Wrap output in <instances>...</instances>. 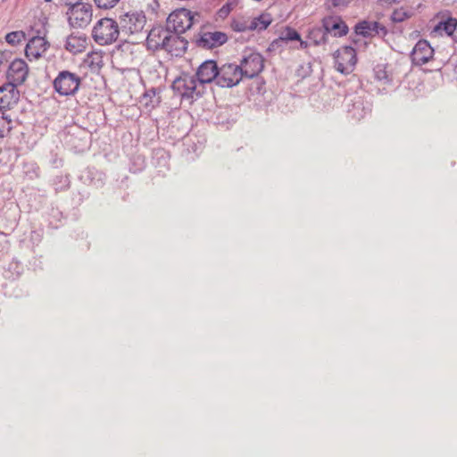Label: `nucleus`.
I'll return each instance as SVG.
<instances>
[{
	"label": "nucleus",
	"mask_w": 457,
	"mask_h": 457,
	"mask_svg": "<svg viewBox=\"0 0 457 457\" xmlns=\"http://www.w3.org/2000/svg\"><path fill=\"white\" fill-rule=\"evenodd\" d=\"M120 29V26L114 20L103 18L94 26L92 37L100 46L111 45L118 39Z\"/></svg>",
	"instance_id": "f257e3e1"
},
{
	"label": "nucleus",
	"mask_w": 457,
	"mask_h": 457,
	"mask_svg": "<svg viewBox=\"0 0 457 457\" xmlns=\"http://www.w3.org/2000/svg\"><path fill=\"white\" fill-rule=\"evenodd\" d=\"M81 84L80 77L70 71H61L53 81L54 91L62 96H74Z\"/></svg>",
	"instance_id": "f03ea898"
},
{
	"label": "nucleus",
	"mask_w": 457,
	"mask_h": 457,
	"mask_svg": "<svg viewBox=\"0 0 457 457\" xmlns=\"http://www.w3.org/2000/svg\"><path fill=\"white\" fill-rule=\"evenodd\" d=\"M195 16L199 14L185 8L178 9L168 16L166 26L176 34H183L195 22Z\"/></svg>",
	"instance_id": "7ed1b4c3"
},
{
	"label": "nucleus",
	"mask_w": 457,
	"mask_h": 457,
	"mask_svg": "<svg viewBox=\"0 0 457 457\" xmlns=\"http://www.w3.org/2000/svg\"><path fill=\"white\" fill-rule=\"evenodd\" d=\"M172 88L182 99L193 100L202 96L203 87L194 76L185 75L173 81Z\"/></svg>",
	"instance_id": "20e7f679"
},
{
	"label": "nucleus",
	"mask_w": 457,
	"mask_h": 457,
	"mask_svg": "<svg viewBox=\"0 0 457 457\" xmlns=\"http://www.w3.org/2000/svg\"><path fill=\"white\" fill-rule=\"evenodd\" d=\"M67 15L69 24L71 27L86 28L92 21V5L79 1L69 7Z\"/></svg>",
	"instance_id": "39448f33"
},
{
	"label": "nucleus",
	"mask_w": 457,
	"mask_h": 457,
	"mask_svg": "<svg viewBox=\"0 0 457 457\" xmlns=\"http://www.w3.org/2000/svg\"><path fill=\"white\" fill-rule=\"evenodd\" d=\"M345 107L348 114L357 120L363 119L371 111V104L364 93L347 96Z\"/></svg>",
	"instance_id": "423d86ee"
},
{
	"label": "nucleus",
	"mask_w": 457,
	"mask_h": 457,
	"mask_svg": "<svg viewBox=\"0 0 457 457\" xmlns=\"http://www.w3.org/2000/svg\"><path fill=\"white\" fill-rule=\"evenodd\" d=\"M242 71L236 63L226 62L219 66L217 83L220 87H233L242 80Z\"/></svg>",
	"instance_id": "0eeeda50"
},
{
	"label": "nucleus",
	"mask_w": 457,
	"mask_h": 457,
	"mask_svg": "<svg viewBox=\"0 0 457 457\" xmlns=\"http://www.w3.org/2000/svg\"><path fill=\"white\" fill-rule=\"evenodd\" d=\"M242 71V77L253 79L262 72L264 67V59L257 52H245L240 64H237Z\"/></svg>",
	"instance_id": "6e6552de"
},
{
	"label": "nucleus",
	"mask_w": 457,
	"mask_h": 457,
	"mask_svg": "<svg viewBox=\"0 0 457 457\" xmlns=\"http://www.w3.org/2000/svg\"><path fill=\"white\" fill-rule=\"evenodd\" d=\"M146 24L143 12H127L120 18V29L122 33L136 35L141 33Z\"/></svg>",
	"instance_id": "1a4fd4ad"
},
{
	"label": "nucleus",
	"mask_w": 457,
	"mask_h": 457,
	"mask_svg": "<svg viewBox=\"0 0 457 457\" xmlns=\"http://www.w3.org/2000/svg\"><path fill=\"white\" fill-rule=\"evenodd\" d=\"M335 68L342 74L351 73L357 62L356 51L352 46H345L335 54Z\"/></svg>",
	"instance_id": "9d476101"
},
{
	"label": "nucleus",
	"mask_w": 457,
	"mask_h": 457,
	"mask_svg": "<svg viewBox=\"0 0 457 457\" xmlns=\"http://www.w3.org/2000/svg\"><path fill=\"white\" fill-rule=\"evenodd\" d=\"M65 144L75 152H83L89 147V132L80 127L73 126L69 128L64 136Z\"/></svg>",
	"instance_id": "9b49d317"
},
{
	"label": "nucleus",
	"mask_w": 457,
	"mask_h": 457,
	"mask_svg": "<svg viewBox=\"0 0 457 457\" xmlns=\"http://www.w3.org/2000/svg\"><path fill=\"white\" fill-rule=\"evenodd\" d=\"M29 67L22 59L13 60L7 70V82L20 86L23 84L28 77Z\"/></svg>",
	"instance_id": "f8f14e48"
},
{
	"label": "nucleus",
	"mask_w": 457,
	"mask_h": 457,
	"mask_svg": "<svg viewBox=\"0 0 457 457\" xmlns=\"http://www.w3.org/2000/svg\"><path fill=\"white\" fill-rule=\"evenodd\" d=\"M434 49L425 39L419 40L414 46L411 53V59L414 65L421 66L433 57Z\"/></svg>",
	"instance_id": "ddd939ff"
},
{
	"label": "nucleus",
	"mask_w": 457,
	"mask_h": 457,
	"mask_svg": "<svg viewBox=\"0 0 457 457\" xmlns=\"http://www.w3.org/2000/svg\"><path fill=\"white\" fill-rule=\"evenodd\" d=\"M167 37H170V29L167 26L166 28L162 26L154 27L148 32L145 39L147 48L152 51L162 50Z\"/></svg>",
	"instance_id": "4468645a"
},
{
	"label": "nucleus",
	"mask_w": 457,
	"mask_h": 457,
	"mask_svg": "<svg viewBox=\"0 0 457 457\" xmlns=\"http://www.w3.org/2000/svg\"><path fill=\"white\" fill-rule=\"evenodd\" d=\"M219 66L213 60H206L199 65L196 71V79L203 87L204 84L217 83Z\"/></svg>",
	"instance_id": "2eb2a0df"
},
{
	"label": "nucleus",
	"mask_w": 457,
	"mask_h": 457,
	"mask_svg": "<svg viewBox=\"0 0 457 457\" xmlns=\"http://www.w3.org/2000/svg\"><path fill=\"white\" fill-rule=\"evenodd\" d=\"M228 41V36L221 31H206L199 35L196 40L197 46L204 49H212L224 45Z\"/></svg>",
	"instance_id": "dca6fc26"
},
{
	"label": "nucleus",
	"mask_w": 457,
	"mask_h": 457,
	"mask_svg": "<svg viewBox=\"0 0 457 457\" xmlns=\"http://www.w3.org/2000/svg\"><path fill=\"white\" fill-rule=\"evenodd\" d=\"M16 85L5 83L0 87V110L10 109L20 99V91Z\"/></svg>",
	"instance_id": "f3484780"
},
{
	"label": "nucleus",
	"mask_w": 457,
	"mask_h": 457,
	"mask_svg": "<svg viewBox=\"0 0 457 457\" xmlns=\"http://www.w3.org/2000/svg\"><path fill=\"white\" fill-rule=\"evenodd\" d=\"M322 25L327 35L332 34L334 37H343L348 33L346 23L339 16H328L322 20Z\"/></svg>",
	"instance_id": "a211bd4d"
},
{
	"label": "nucleus",
	"mask_w": 457,
	"mask_h": 457,
	"mask_svg": "<svg viewBox=\"0 0 457 457\" xmlns=\"http://www.w3.org/2000/svg\"><path fill=\"white\" fill-rule=\"evenodd\" d=\"M354 31L356 36L370 37L375 35H386V29L384 25L377 21H363L355 25Z\"/></svg>",
	"instance_id": "6ab92c4d"
},
{
	"label": "nucleus",
	"mask_w": 457,
	"mask_h": 457,
	"mask_svg": "<svg viewBox=\"0 0 457 457\" xmlns=\"http://www.w3.org/2000/svg\"><path fill=\"white\" fill-rule=\"evenodd\" d=\"M48 43L43 37H33L25 47V54L29 60H37L47 50Z\"/></svg>",
	"instance_id": "aec40b11"
},
{
	"label": "nucleus",
	"mask_w": 457,
	"mask_h": 457,
	"mask_svg": "<svg viewBox=\"0 0 457 457\" xmlns=\"http://www.w3.org/2000/svg\"><path fill=\"white\" fill-rule=\"evenodd\" d=\"M170 30V37H167L165 46L162 50L170 53L171 55L179 56L183 54L187 49V41Z\"/></svg>",
	"instance_id": "412c9836"
},
{
	"label": "nucleus",
	"mask_w": 457,
	"mask_h": 457,
	"mask_svg": "<svg viewBox=\"0 0 457 457\" xmlns=\"http://www.w3.org/2000/svg\"><path fill=\"white\" fill-rule=\"evenodd\" d=\"M87 46V37L83 33H72L65 42V49L73 54L84 52Z\"/></svg>",
	"instance_id": "4be33fe9"
},
{
	"label": "nucleus",
	"mask_w": 457,
	"mask_h": 457,
	"mask_svg": "<svg viewBox=\"0 0 457 457\" xmlns=\"http://www.w3.org/2000/svg\"><path fill=\"white\" fill-rule=\"evenodd\" d=\"M455 18L448 17L445 20L440 21L433 29L431 30V35L435 37H443L447 36L453 38L454 32Z\"/></svg>",
	"instance_id": "5701e85b"
},
{
	"label": "nucleus",
	"mask_w": 457,
	"mask_h": 457,
	"mask_svg": "<svg viewBox=\"0 0 457 457\" xmlns=\"http://www.w3.org/2000/svg\"><path fill=\"white\" fill-rule=\"evenodd\" d=\"M161 89L159 87H151L146 89L141 96L140 103L146 108L153 109L161 102Z\"/></svg>",
	"instance_id": "b1692460"
},
{
	"label": "nucleus",
	"mask_w": 457,
	"mask_h": 457,
	"mask_svg": "<svg viewBox=\"0 0 457 457\" xmlns=\"http://www.w3.org/2000/svg\"><path fill=\"white\" fill-rule=\"evenodd\" d=\"M272 22V19L269 13H262L258 17L250 21L251 30H264Z\"/></svg>",
	"instance_id": "393cba45"
},
{
	"label": "nucleus",
	"mask_w": 457,
	"mask_h": 457,
	"mask_svg": "<svg viewBox=\"0 0 457 457\" xmlns=\"http://www.w3.org/2000/svg\"><path fill=\"white\" fill-rule=\"evenodd\" d=\"M293 40H301L300 34L294 29L287 28V29L281 34L279 38L274 40L270 44L269 50H271L275 46H278L280 42H287Z\"/></svg>",
	"instance_id": "a878e982"
},
{
	"label": "nucleus",
	"mask_w": 457,
	"mask_h": 457,
	"mask_svg": "<svg viewBox=\"0 0 457 457\" xmlns=\"http://www.w3.org/2000/svg\"><path fill=\"white\" fill-rule=\"evenodd\" d=\"M308 39L315 46L325 44L327 42V33L323 26L312 28L309 31Z\"/></svg>",
	"instance_id": "bb28decb"
},
{
	"label": "nucleus",
	"mask_w": 457,
	"mask_h": 457,
	"mask_svg": "<svg viewBox=\"0 0 457 457\" xmlns=\"http://www.w3.org/2000/svg\"><path fill=\"white\" fill-rule=\"evenodd\" d=\"M375 77L379 81H384L386 84H393L394 78L392 75L388 74L386 70V66L385 65H377L374 69Z\"/></svg>",
	"instance_id": "cd10ccee"
},
{
	"label": "nucleus",
	"mask_w": 457,
	"mask_h": 457,
	"mask_svg": "<svg viewBox=\"0 0 457 457\" xmlns=\"http://www.w3.org/2000/svg\"><path fill=\"white\" fill-rule=\"evenodd\" d=\"M26 39L22 30L12 31L5 36V41L11 46H17Z\"/></svg>",
	"instance_id": "c85d7f7f"
},
{
	"label": "nucleus",
	"mask_w": 457,
	"mask_h": 457,
	"mask_svg": "<svg viewBox=\"0 0 457 457\" xmlns=\"http://www.w3.org/2000/svg\"><path fill=\"white\" fill-rule=\"evenodd\" d=\"M22 271V267L18 262H12L8 265V269L5 270V277L10 279L17 278Z\"/></svg>",
	"instance_id": "c756f323"
},
{
	"label": "nucleus",
	"mask_w": 457,
	"mask_h": 457,
	"mask_svg": "<svg viewBox=\"0 0 457 457\" xmlns=\"http://www.w3.org/2000/svg\"><path fill=\"white\" fill-rule=\"evenodd\" d=\"M232 29L237 32H243L250 29V21H234L231 24Z\"/></svg>",
	"instance_id": "7c9ffc66"
},
{
	"label": "nucleus",
	"mask_w": 457,
	"mask_h": 457,
	"mask_svg": "<svg viewBox=\"0 0 457 457\" xmlns=\"http://www.w3.org/2000/svg\"><path fill=\"white\" fill-rule=\"evenodd\" d=\"M120 0H94L96 5L100 9H111L114 7Z\"/></svg>",
	"instance_id": "2f4dec72"
},
{
	"label": "nucleus",
	"mask_w": 457,
	"mask_h": 457,
	"mask_svg": "<svg viewBox=\"0 0 457 457\" xmlns=\"http://www.w3.org/2000/svg\"><path fill=\"white\" fill-rule=\"evenodd\" d=\"M12 130V126L8 125V121L0 120V137H5Z\"/></svg>",
	"instance_id": "473e14b6"
},
{
	"label": "nucleus",
	"mask_w": 457,
	"mask_h": 457,
	"mask_svg": "<svg viewBox=\"0 0 457 457\" xmlns=\"http://www.w3.org/2000/svg\"><path fill=\"white\" fill-rule=\"evenodd\" d=\"M0 120H3L4 121H8V125L12 127V120L9 115H6L5 113H3L0 117Z\"/></svg>",
	"instance_id": "72a5a7b5"
},
{
	"label": "nucleus",
	"mask_w": 457,
	"mask_h": 457,
	"mask_svg": "<svg viewBox=\"0 0 457 457\" xmlns=\"http://www.w3.org/2000/svg\"><path fill=\"white\" fill-rule=\"evenodd\" d=\"M62 4L71 7V4H75V3L79 2L80 0H60Z\"/></svg>",
	"instance_id": "f704fd0d"
},
{
	"label": "nucleus",
	"mask_w": 457,
	"mask_h": 457,
	"mask_svg": "<svg viewBox=\"0 0 457 457\" xmlns=\"http://www.w3.org/2000/svg\"><path fill=\"white\" fill-rule=\"evenodd\" d=\"M454 26H455V29H454V32H453V40L455 43H457V19H455Z\"/></svg>",
	"instance_id": "c9c22d12"
},
{
	"label": "nucleus",
	"mask_w": 457,
	"mask_h": 457,
	"mask_svg": "<svg viewBox=\"0 0 457 457\" xmlns=\"http://www.w3.org/2000/svg\"><path fill=\"white\" fill-rule=\"evenodd\" d=\"M6 62L4 53H0V67Z\"/></svg>",
	"instance_id": "e433bc0d"
},
{
	"label": "nucleus",
	"mask_w": 457,
	"mask_h": 457,
	"mask_svg": "<svg viewBox=\"0 0 457 457\" xmlns=\"http://www.w3.org/2000/svg\"><path fill=\"white\" fill-rule=\"evenodd\" d=\"M299 41H300V43H301V47H302V48H305V47H307V42H305V41H302V40H299Z\"/></svg>",
	"instance_id": "4c0bfd02"
},
{
	"label": "nucleus",
	"mask_w": 457,
	"mask_h": 457,
	"mask_svg": "<svg viewBox=\"0 0 457 457\" xmlns=\"http://www.w3.org/2000/svg\"><path fill=\"white\" fill-rule=\"evenodd\" d=\"M353 42L354 43V45H357L358 44V41L355 40V39H353Z\"/></svg>",
	"instance_id": "58836bf2"
},
{
	"label": "nucleus",
	"mask_w": 457,
	"mask_h": 457,
	"mask_svg": "<svg viewBox=\"0 0 457 457\" xmlns=\"http://www.w3.org/2000/svg\"><path fill=\"white\" fill-rule=\"evenodd\" d=\"M44 1L48 3V2H51L52 0H44Z\"/></svg>",
	"instance_id": "ea45409f"
}]
</instances>
